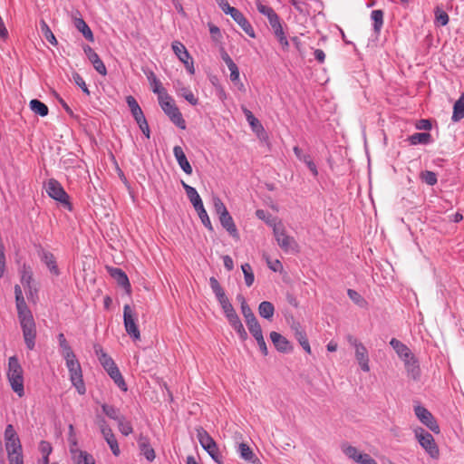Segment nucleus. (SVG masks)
<instances>
[{
	"label": "nucleus",
	"mask_w": 464,
	"mask_h": 464,
	"mask_svg": "<svg viewBox=\"0 0 464 464\" xmlns=\"http://www.w3.org/2000/svg\"><path fill=\"white\" fill-rule=\"evenodd\" d=\"M57 339L61 349V354L65 360L66 367L70 373V380L77 392L80 394H84L86 389L82 379L81 364L64 334L63 333L59 334Z\"/></svg>",
	"instance_id": "1"
},
{
	"label": "nucleus",
	"mask_w": 464,
	"mask_h": 464,
	"mask_svg": "<svg viewBox=\"0 0 464 464\" xmlns=\"http://www.w3.org/2000/svg\"><path fill=\"white\" fill-rule=\"evenodd\" d=\"M94 352L100 363L103 369L107 372L109 376L113 380L115 384L123 392L127 391V384L114 362L113 359L108 355L100 344H94Z\"/></svg>",
	"instance_id": "2"
},
{
	"label": "nucleus",
	"mask_w": 464,
	"mask_h": 464,
	"mask_svg": "<svg viewBox=\"0 0 464 464\" xmlns=\"http://www.w3.org/2000/svg\"><path fill=\"white\" fill-rule=\"evenodd\" d=\"M5 442L9 464H24L20 439L12 424H8L5 428Z\"/></svg>",
	"instance_id": "3"
},
{
	"label": "nucleus",
	"mask_w": 464,
	"mask_h": 464,
	"mask_svg": "<svg viewBox=\"0 0 464 464\" xmlns=\"http://www.w3.org/2000/svg\"><path fill=\"white\" fill-rule=\"evenodd\" d=\"M17 314L26 347L29 350H33L35 345L36 336L35 323L33 314L29 309L18 311Z\"/></svg>",
	"instance_id": "4"
},
{
	"label": "nucleus",
	"mask_w": 464,
	"mask_h": 464,
	"mask_svg": "<svg viewBox=\"0 0 464 464\" xmlns=\"http://www.w3.org/2000/svg\"><path fill=\"white\" fill-rule=\"evenodd\" d=\"M222 310L229 323V324L233 327V329L237 332L238 336L242 341L247 339V333L244 328L243 324L240 321L236 310L234 309L232 304L227 295L222 296L218 299Z\"/></svg>",
	"instance_id": "5"
},
{
	"label": "nucleus",
	"mask_w": 464,
	"mask_h": 464,
	"mask_svg": "<svg viewBox=\"0 0 464 464\" xmlns=\"http://www.w3.org/2000/svg\"><path fill=\"white\" fill-rule=\"evenodd\" d=\"M23 368L15 356L8 361L7 377L13 391L21 398L24 395Z\"/></svg>",
	"instance_id": "6"
},
{
	"label": "nucleus",
	"mask_w": 464,
	"mask_h": 464,
	"mask_svg": "<svg viewBox=\"0 0 464 464\" xmlns=\"http://www.w3.org/2000/svg\"><path fill=\"white\" fill-rule=\"evenodd\" d=\"M197 438L201 447L208 455L218 464L223 463V457L219 452L218 447L209 433L202 427L196 428Z\"/></svg>",
	"instance_id": "7"
},
{
	"label": "nucleus",
	"mask_w": 464,
	"mask_h": 464,
	"mask_svg": "<svg viewBox=\"0 0 464 464\" xmlns=\"http://www.w3.org/2000/svg\"><path fill=\"white\" fill-rule=\"evenodd\" d=\"M414 435L420 445L430 458L437 459L440 457V450L433 436L420 427L413 430Z\"/></svg>",
	"instance_id": "8"
},
{
	"label": "nucleus",
	"mask_w": 464,
	"mask_h": 464,
	"mask_svg": "<svg viewBox=\"0 0 464 464\" xmlns=\"http://www.w3.org/2000/svg\"><path fill=\"white\" fill-rule=\"evenodd\" d=\"M160 105L163 111L169 117L170 121L181 130L186 129V121L182 117L179 108L173 102L171 97L162 96L159 100Z\"/></svg>",
	"instance_id": "9"
},
{
	"label": "nucleus",
	"mask_w": 464,
	"mask_h": 464,
	"mask_svg": "<svg viewBox=\"0 0 464 464\" xmlns=\"http://www.w3.org/2000/svg\"><path fill=\"white\" fill-rule=\"evenodd\" d=\"M273 232L278 246L284 251L287 252L297 247L296 241L287 234L285 226L281 222L273 224Z\"/></svg>",
	"instance_id": "10"
},
{
	"label": "nucleus",
	"mask_w": 464,
	"mask_h": 464,
	"mask_svg": "<svg viewBox=\"0 0 464 464\" xmlns=\"http://www.w3.org/2000/svg\"><path fill=\"white\" fill-rule=\"evenodd\" d=\"M347 341L354 348L355 358L361 369L363 372H368L370 371L368 350L357 338L353 335H348Z\"/></svg>",
	"instance_id": "11"
},
{
	"label": "nucleus",
	"mask_w": 464,
	"mask_h": 464,
	"mask_svg": "<svg viewBox=\"0 0 464 464\" xmlns=\"http://www.w3.org/2000/svg\"><path fill=\"white\" fill-rule=\"evenodd\" d=\"M46 192L52 198L59 201L69 210H72L69 196L57 180L49 179L46 185Z\"/></svg>",
	"instance_id": "12"
},
{
	"label": "nucleus",
	"mask_w": 464,
	"mask_h": 464,
	"mask_svg": "<svg viewBox=\"0 0 464 464\" xmlns=\"http://www.w3.org/2000/svg\"><path fill=\"white\" fill-rule=\"evenodd\" d=\"M123 321L127 334L134 340H140V333L136 324L137 314L129 304L123 307Z\"/></svg>",
	"instance_id": "13"
},
{
	"label": "nucleus",
	"mask_w": 464,
	"mask_h": 464,
	"mask_svg": "<svg viewBox=\"0 0 464 464\" xmlns=\"http://www.w3.org/2000/svg\"><path fill=\"white\" fill-rule=\"evenodd\" d=\"M414 412L419 420L432 432L435 434H439L440 432V426L430 411L423 406L418 405L414 407Z\"/></svg>",
	"instance_id": "14"
},
{
	"label": "nucleus",
	"mask_w": 464,
	"mask_h": 464,
	"mask_svg": "<svg viewBox=\"0 0 464 464\" xmlns=\"http://www.w3.org/2000/svg\"><path fill=\"white\" fill-rule=\"evenodd\" d=\"M171 47L179 60L183 63L186 69L193 74L195 72L194 63L185 45L179 41H174Z\"/></svg>",
	"instance_id": "15"
},
{
	"label": "nucleus",
	"mask_w": 464,
	"mask_h": 464,
	"mask_svg": "<svg viewBox=\"0 0 464 464\" xmlns=\"http://www.w3.org/2000/svg\"><path fill=\"white\" fill-rule=\"evenodd\" d=\"M70 452L73 464H95L93 457L87 451L78 449L74 440L71 442Z\"/></svg>",
	"instance_id": "16"
},
{
	"label": "nucleus",
	"mask_w": 464,
	"mask_h": 464,
	"mask_svg": "<svg viewBox=\"0 0 464 464\" xmlns=\"http://www.w3.org/2000/svg\"><path fill=\"white\" fill-rule=\"evenodd\" d=\"M229 15L248 36L252 38L256 37V34L252 25L238 9L235 8Z\"/></svg>",
	"instance_id": "17"
},
{
	"label": "nucleus",
	"mask_w": 464,
	"mask_h": 464,
	"mask_svg": "<svg viewBox=\"0 0 464 464\" xmlns=\"http://www.w3.org/2000/svg\"><path fill=\"white\" fill-rule=\"evenodd\" d=\"M138 446L141 454L150 462L153 461L156 458L155 451L150 446V439L147 436L140 434L138 438Z\"/></svg>",
	"instance_id": "18"
},
{
	"label": "nucleus",
	"mask_w": 464,
	"mask_h": 464,
	"mask_svg": "<svg viewBox=\"0 0 464 464\" xmlns=\"http://www.w3.org/2000/svg\"><path fill=\"white\" fill-rule=\"evenodd\" d=\"M108 270L118 285L123 287L127 294H130L131 287L127 275L121 269L116 267H111Z\"/></svg>",
	"instance_id": "19"
},
{
	"label": "nucleus",
	"mask_w": 464,
	"mask_h": 464,
	"mask_svg": "<svg viewBox=\"0 0 464 464\" xmlns=\"http://www.w3.org/2000/svg\"><path fill=\"white\" fill-rule=\"evenodd\" d=\"M270 339L275 347L281 353H287L292 350L288 340L277 332L270 333Z\"/></svg>",
	"instance_id": "20"
},
{
	"label": "nucleus",
	"mask_w": 464,
	"mask_h": 464,
	"mask_svg": "<svg viewBox=\"0 0 464 464\" xmlns=\"http://www.w3.org/2000/svg\"><path fill=\"white\" fill-rule=\"evenodd\" d=\"M174 156L181 168V169L188 175L192 173V167L188 162L182 148L180 146H175L173 148Z\"/></svg>",
	"instance_id": "21"
},
{
	"label": "nucleus",
	"mask_w": 464,
	"mask_h": 464,
	"mask_svg": "<svg viewBox=\"0 0 464 464\" xmlns=\"http://www.w3.org/2000/svg\"><path fill=\"white\" fill-rule=\"evenodd\" d=\"M219 221L222 227L229 233L231 237H233L236 239H239L237 228L229 212L220 216Z\"/></svg>",
	"instance_id": "22"
},
{
	"label": "nucleus",
	"mask_w": 464,
	"mask_h": 464,
	"mask_svg": "<svg viewBox=\"0 0 464 464\" xmlns=\"http://www.w3.org/2000/svg\"><path fill=\"white\" fill-rule=\"evenodd\" d=\"M390 344L402 361L411 358V355H413L408 346L395 338L391 340Z\"/></svg>",
	"instance_id": "23"
},
{
	"label": "nucleus",
	"mask_w": 464,
	"mask_h": 464,
	"mask_svg": "<svg viewBox=\"0 0 464 464\" xmlns=\"http://www.w3.org/2000/svg\"><path fill=\"white\" fill-rule=\"evenodd\" d=\"M408 376L413 380L420 376V366L414 355L403 361Z\"/></svg>",
	"instance_id": "24"
},
{
	"label": "nucleus",
	"mask_w": 464,
	"mask_h": 464,
	"mask_svg": "<svg viewBox=\"0 0 464 464\" xmlns=\"http://www.w3.org/2000/svg\"><path fill=\"white\" fill-rule=\"evenodd\" d=\"M148 80L151 85L153 92L158 94L159 100L162 96H168L166 90L163 88L160 81L156 77L155 73L150 72L148 75Z\"/></svg>",
	"instance_id": "25"
},
{
	"label": "nucleus",
	"mask_w": 464,
	"mask_h": 464,
	"mask_svg": "<svg viewBox=\"0 0 464 464\" xmlns=\"http://www.w3.org/2000/svg\"><path fill=\"white\" fill-rule=\"evenodd\" d=\"M74 26L82 34V35L90 42L94 41L93 34L89 27V25L85 23V21L81 17L74 18Z\"/></svg>",
	"instance_id": "26"
},
{
	"label": "nucleus",
	"mask_w": 464,
	"mask_h": 464,
	"mask_svg": "<svg viewBox=\"0 0 464 464\" xmlns=\"http://www.w3.org/2000/svg\"><path fill=\"white\" fill-rule=\"evenodd\" d=\"M126 102L136 121L145 118L143 111L133 96H127Z\"/></svg>",
	"instance_id": "27"
},
{
	"label": "nucleus",
	"mask_w": 464,
	"mask_h": 464,
	"mask_svg": "<svg viewBox=\"0 0 464 464\" xmlns=\"http://www.w3.org/2000/svg\"><path fill=\"white\" fill-rule=\"evenodd\" d=\"M181 183H182V186L186 191V194H187L188 198H189L191 204L193 205L194 208L202 205L203 203H202L201 198L198 195V193L197 192V190L193 187L185 183L184 181H181Z\"/></svg>",
	"instance_id": "28"
},
{
	"label": "nucleus",
	"mask_w": 464,
	"mask_h": 464,
	"mask_svg": "<svg viewBox=\"0 0 464 464\" xmlns=\"http://www.w3.org/2000/svg\"><path fill=\"white\" fill-rule=\"evenodd\" d=\"M177 93L183 97L186 101H188L192 105L198 104V99L195 97L193 92L187 87L183 86L179 82H177L176 86Z\"/></svg>",
	"instance_id": "29"
},
{
	"label": "nucleus",
	"mask_w": 464,
	"mask_h": 464,
	"mask_svg": "<svg viewBox=\"0 0 464 464\" xmlns=\"http://www.w3.org/2000/svg\"><path fill=\"white\" fill-rule=\"evenodd\" d=\"M464 118V92L456 101L453 106L452 121L457 122Z\"/></svg>",
	"instance_id": "30"
},
{
	"label": "nucleus",
	"mask_w": 464,
	"mask_h": 464,
	"mask_svg": "<svg viewBox=\"0 0 464 464\" xmlns=\"http://www.w3.org/2000/svg\"><path fill=\"white\" fill-rule=\"evenodd\" d=\"M258 313L261 317L271 320L275 314V306L271 302L263 301L258 305Z\"/></svg>",
	"instance_id": "31"
},
{
	"label": "nucleus",
	"mask_w": 464,
	"mask_h": 464,
	"mask_svg": "<svg viewBox=\"0 0 464 464\" xmlns=\"http://www.w3.org/2000/svg\"><path fill=\"white\" fill-rule=\"evenodd\" d=\"M102 436H103L104 440H106V442L108 443V445L110 446L112 453L115 456H119L121 453V450L119 448L118 441L115 438V435L112 432V430H106V431L104 433H102Z\"/></svg>",
	"instance_id": "32"
},
{
	"label": "nucleus",
	"mask_w": 464,
	"mask_h": 464,
	"mask_svg": "<svg viewBox=\"0 0 464 464\" xmlns=\"http://www.w3.org/2000/svg\"><path fill=\"white\" fill-rule=\"evenodd\" d=\"M29 107L34 114L40 115L41 117H45L48 115V107L39 100H31L29 102Z\"/></svg>",
	"instance_id": "33"
},
{
	"label": "nucleus",
	"mask_w": 464,
	"mask_h": 464,
	"mask_svg": "<svg viewBox=\"0 0 464 464\" xmlns=\"http://www.w3.org/2000/svg\"><path fill=\"white\" fill-rule=\"evenodd\" d=\"M411 145L428 144L431 141V135L428 132H417L408 138Z\"/></svg>",
	"instance_id": "34"
},
{
	"label": "nucleus",
	"mask_w": 464,
	"mask_h": 464,
	"mask_svg": "<svg viewBox=\"0 0 464 464\" xmlns=\"http://www.w3.org/2000/svg\"><path fill=\"white\" fill-rule=\"evenodd\" d=\"M42 260L45 263V265L48 266V268L50 269V271L53 274H54V275L59 274V270L56 266L55 258L52 253L44 252L43 256H42Z\"/></svg>",
	"instance_id": "35"
},
{
	"label": "nucleus",
	"mask_w": 464,
	"mask_h": 464,
	"mask_svg": "<svg viewBox=\"0 0 464 464\" xmlns=\"http://www.w3.org/2000/svg\"><path fill=\"white\" fill-rule=\"evenodd\" d=\"M238 451H239L240 457L243 459H245L246 461H252L253 463H255V460H254L255 454L247 444L240 443L238 446Z\"/></svg>",
	"instance_id": "36"
},
{
	"label": "nucleus",
	"mask_w": 464,
	"mask_h": 464,
	"mask_svg": "<svg viewBox=\"0 0 464 464\" xmlns=\"http://www.w3.org/2000/svg\"><path fill=\"white\" fill-rule=\"evenodd\" d=\"M241 269L244 274L246 286H251L255 281V276L251 266L248 263H245L241 266Z\"/></svg>",
	"instance_id": "37"
},
{
	"label": "nucleus",
	"mask_w": 464,
	"mask_h": 464,
	"mask_svg": "<svg viewBox=\"0 0 464 464\" xmlns=\"http://www.w3.org/2000/svg\"><path fill=\"white\" fill-rule=\"evenodd\" d=\"M195 210L197 211L201 222L203 223V225L209 230H213V227H212V224H211V221H210V218L203 206L200 205L197 208H195Z\"/></svg>",
	"instance_id": "38"
},
{
	"label": "nucleus",
	"mask_w": 464,
	"mask_h": 464,
	"mask_svg": "<svg viewBox=\"0 0 464 464\" xmlns=\"http://www.w3.org/2000/svg\"><path fill=\"white\" fill-rule=\"evenodd\" d=\"M103 412L111 419L120 420L123 416L121 415L120 410L112 405L103 404L102 406Z\"/></svg>",
	"instance_id": "39"
},
{
	"label": "nucleus",
	"mask_w": 464,
	"mask_h": 464,
	"mask_svg": "<svg viewBox=\"0 0 464 464\" xmlns=\"http://www.w3.org/2000/svg\"><path fill=\"white\" fill-rule=\"evenodd\" d=\"M246 324L250 334L253 335L255 339L263 335L262 328L257 319L251 320L250 322H247Z\"/></svg>",
	"instance_id": "40"
},
{
	"label": "nucleus",
	"mask_w": 464,
	"mask_h": 464,
	"mask_svg": "<svg viewBox=\"0 0 464 464\" xmlns=\"http://www.w3.org/2000/svg\"><path fill=\"white\" fill-rule=\"evenodd\" d=\"M41 30L43 34L50 44H52L53 45H57L58 43L54 34L44 20L41 21Z\"/></svg>",
	"instance_id": "41"
},
{
	"label": "nucleus",
	"mask_w": 464,
	"mask_h": 464,
	"mask_svg": "<svg viewBox=\"0 0 464 464\" xmlns=\"http://www.w3.org/2000/svg\"><path fill=\"white\" fill-rule=\"evenodd\" d=\"M94 69L102 75L105 76L107 74V69L104 65L103 62L100 59L99 55L96 53L95 55H92V57L89 60Z\"/></svg>",
	"instance_id": "42"
},
{
	"label": "nucleus",
	"mask_w": 464,
	"mask_h": 464,
	"mask_svg": "<svg viewBox=\"0 0 464 464\" xmlns=\"http://www.w3.org/2000/svg\"><path fill=\"white\" fill-rule=\"evenodd\" d=\"M228 69L230 71L231 82L237 85L239 90H244V84L239 80V70L237 65L234 63L233 65L228 66Z\"/></svg>",
	"instance_id": "43"
},
{
	"label": "nucleus",
	"mask_w": 464,
	"mask_h": 464,
	"mask_svg": "<svg viewBox=\"0 0 464 464\" xmlns=\"http://www.w3.org/2000/svg\"><path fill=\"white\" fill-rule=\"evenodd\" d=\"M343 452L351 459L357 462L359 456L362 455V453L357 450V448L351 446V445H343L342 447Z\"/></svg>",
	"instance_id": "44"
},
{
	"label": "nucleus",
	"mask_w": 464,
	"mask_h": 464,
	"mask_svg": "<svg viewBox=\"0 0 464 464\" xmlns=\"http://www.w3.org/2000/svg\"><path fill=\"white\" fill-rule=\"evenodd\" d=\"M420 179L430 186L435 185L438 181L436 173L430 170L420 172Z\"/></svg>",
	"instance_id": "45"
},
{
	"label": "nucleus",
	"mask_w": 464,
	"mask_h": 464,
	"mask_svg": "<svg viewBox=\"0 0 464 464\" xmlns=\"http://www.w3.org/2000/svg\"><path fill=\"white\" fill-rule=\"evenodd\" d=\"M371 17L374 22L375 32H379L383 24V12L382 10H373Z\"/></svg>",
	"instance_id": "46"
},
{
	"label": "nucleus",
	"mask_w": 464,
	"mask_h": 464,
	"mask_svg": "<svg viewBox=\"0 0 464 464\" xmlns=\"http://www.w3.org/2000/svg\"><path fill=\"white\" fill-rule=\"evenodd\" d=\"M209 285H210V287H211L212 291L214 292L217 299H219L222 296L226 295L224 289L222 288V286L220 285V284L217 280V278L210 277Z\"/></svg>",
	"instance_id": "47"
},
{
	"label": "nucleus",
	"mask_w": 464,
	"mask_h": 464,
	"mask_svg": "<svg viewBox=\"0 0 464 464\" xmlns=\"http://www.w3.org/2000/svg\"><path fill=\"white\" fill-rule=\"evenodd\" d=\"M118 428L121 434L124 436H128L133 431L130 422L126 420L124 417L118 420Z\"/></svg>",
	"instance_id": "48"
},
{
	"label": "nucleus",
	"mask_w": 464,
	"mask_h": 464,
	"mask_svg": "<svg viewBox=\"0 0 464 464\" xmlns=\"http://www.w3.org/2000/svg\"><path fill=\"white\" fill-rule=\"evenodd\" d=\"M212 201L214 209L219 217L228 212L225 204L218 197H213Z\"/></svg>",
	"instance_id": "49"
},
{
	"label": "nucleus",
	"mask_w": 464,
	"mask_h": 464,
	"mask_svg": "<svg viewBox=\"0 0 464 464\" xmlns=\"http://www.w3.org/2000/svg\"><path fill=\"white\" fill-rule=\"evenodd\" d=\"M435 20H436V22L439 24L444 26V25H446L449 23V15L442 9L436 8V10H435Z\"/></svg>",
	"instance_id": "50"
},
{
	"label": "nucleus",
	"mask_w": 464,
	"mask_h": 464,
	"mask_svg": "<svg viewBox=\"0 0 464 464\" xmlns=\"http://www.w3.org/2000/svg\"><path fill=\"white\" fill-rule=\"evenodd\" d=\"M241 313L245 318L246 323L250 322L251 320L256 319L252 309L250 308V306L247 304L241 306Z\"/></svg>",
	"instance_id": "51"
},
{
	"label": "nucleus",
	"mask_w": 464,
	"mask_h": 464,
	"mask_svg": "<svg viewBox=\"0 0 464 464\" xmlns=\"http://www.w3.org/2000/svg\"><path fill=\"white\" fill-rule=\"evenodd\" d=\"M256 8H257L258 12L261 13L262 14L266 15L267 17V19L274 13H276L272 7L263 5L261 2L256 3Z\"/></svg>",
	"instance_id": "52"
},
{
	"label": "nucleus",
	"mask_w": 464,
	"mask_h": 464,
	"mask_svg": "<svg viewBox=\"0 0 464 464\" xmlns=\"http://www.w3.org/2000/svg\"><path fill=\"white\" fill-rule=\"evenodd\" d=\"M39 450L42 456H49L52 453L53 448L49 442L42 440L39 445Z\"/></svg>",
	"instance_id": "53"
},
{
	"label": "nucleus",
	"mask_w": 464,
	"mask_h": 464,
	"mask_svg": "<svg viewBox=\"0 0 464 464\" xmlns=\"http://www.w3.org/2000/svg\"><path fill=\"white\" fill-rule=\"evenodd\" d=\"M266 264H267L268 267L271 270H273L275 272L282 271L283 265L281 264V262L279 260L276 259V260L272 261L268 257H266Z\"/></svg>",
	"instance_id": "54"
},
{
	"label": "nucleus",
	"mask_w": 464,
	"mask_h": 464,
	"mask_svg": "<svg viewBox=\"0 0 464 464\" xmlns=\"http://www.w3.org/2000/svg\"><path fill=\"white\" fill-rule=\"evenodd\" d=\"M218 6L226 14H230L235 7L230 6L227 0H216Z\"/></svg>",
	"instance_id": "55"
},
{
	"label": "nucleus",
	"mask_w": 464,
	"mask_h": 464,
	"mask_svg": "<svg viewBox=\"0 0 464 464\" xmlns=\"http://www.w3.org/2000/svg\"><path fill=\"white\" fill-rule=\"evenodd\" d=\"M137 123L143 134L149 139L150 131L146 118L140 120Z\"/></svg>",
	"instance_id": "56"
},
{
	"label": "nucleus",
	"mask_w": 464,
	"mask_h": 464,
	"mask_svg": "<svg viewBox=\"0 0 464 464\" xmlns=\"http://www.w3.org/2000/svg\"><path fill=\"white\" fill-rule=\"evenodd\" d=\"M357 463L360 464H378L375 459H373L369 454L367 453H362V455L359 456V459L357 460Z\"/></svg>",
	"instance_id": "57"
},
{
	"label": "nucleus",
	"mask_w": 464,
	"mask_h": 464,
	"mask_svg": "<svg viewBox=\"0 0 464 464\" xmlns=\"http://www.w3.org/2000/svg\"><path fill=\"white\" fill-rule=\"evenodd\" d=\"M245 114L246 116V119L249 122V124L253 127V128H256V126H259L261 127L260 123H259V121L253 115V113L249 111V110H245Z\"/></svg>",
	"instance_id": "58"
},
{
	"label": "nucleus",
	"mask_w": 464,
	"mask_h": 464,
	"mask_svg": "<svg viewBox=\"0 0 464 464\" xmlns=\"http://www.w3.org/2000/svg\"><path fill=\"white\" fill-rule=\"evenodd\" d=\"M347 294H348V296L350 297V299H352L354 303H356L358 304L364 303L363 298L356 291L349 289Z\"/></svg>",
	"instance_id": "59"
},
{
	"label": "nucleus",
	"mask_w": 464,
	"mask_h": 464,
	"mask_svg": "<svg viewBox=\"0 0 464 464\" xmlns=\"http://www.w3.org/2000/svg\"><path fill=\"white\" fill-rule=\"evenodd\" d=\"M73 79H74V82L75 83L81 87V89L86 93V94H90V92L86 86V83L84 82V80L82 79V76H80L78 73H76L74 76H73Z\"/></svg>",
	"instance_id": "60"
},
{
	"label": "nucleus",
	"mask_w": 464,
	"mask_h": 464,
	"mask_svg": "<svg viewBox=\"0 0 464 464\" xmlns=\"http://www.w3.org/2000/svg\"><path fill=\"white\" fill-rule=\"evenodd\" d=\"M256 343H257V344L259 346V349H260L261 353L264 355H267L268 351H267V346H266L264 335L256 338Z\"/></svg>",
	"instance_id": "61"
},
{
	"label": "nucleus",
	"mask_w": 464,
	"mask_h": 464,
	"mask_svg": "<svg viewBox=\"0 0 464 464\" xmlns=\"http://www.w3.org/2000/svg\"><path fill=\"white\" fill-rule=\"evenodd\" d=\"M416 128L418 130H429L431 129V123L429 120H420L416 124Z\"/></svg>",
	"instance_id": "62"
},
{
	"label": "nucleus",
	"mask_w": 464,
	"mask_h": 464,
	"mask_svg": "<svg viewBox=\"0 0 464 464\" xmlns=\"http://www.w3.org/2000/svg\"><path fill=\"white\" fill-rule=\"evenodd\" d=\"M96 423L98 427L100 428V430L102 433L106 431V430H111L108 424L106 423L105 420L103 418L97 417Z\"/></svg>",
	"instance_id": "63"
},
{
	"label": "nucleus",
	"mask_w": 464,
	"mask_h": 464,
	"mask_svg": "<svg viewBox=\"0 0 464 464\" xmlns=\"http://www.w3.org/2000/svg\"><path fill=\"white\" fill-rule=\"evenodd\" d=\"M269 24L272 27V29L278 27L281 25L279 16L276 14V13H274L269 18H268Z\"/></svg>",
	"instance_id": "64"
}]
</instances>
